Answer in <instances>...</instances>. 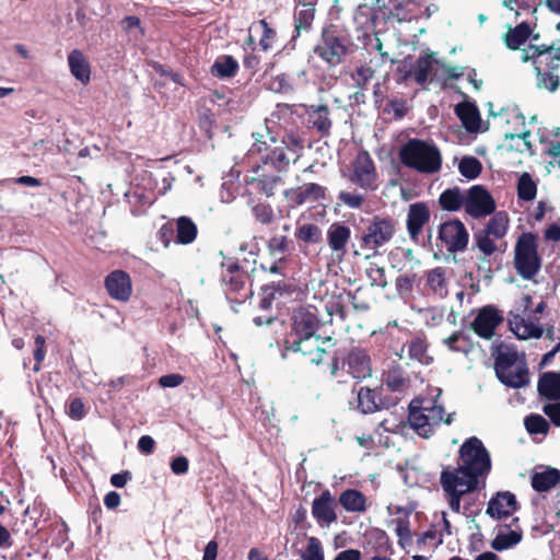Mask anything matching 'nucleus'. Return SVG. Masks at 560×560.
<instances>
[{"label":"nucleus","mask_w":560,"mask_h":560,"mask_svg":"<svg viewBox=\"0 0 560 560\" xmlns=\"http://www.w3.org/2000/svg\"><path fill=\"white\" fill-rule=\"evenodd\" d=\"M490 471V454L481 440L476 436L467 439L459 448L457 467L448 466L441 471L440 483L450 509L459 513L462 501L486 487Z\"/></svg>","instance_id":"obj_1"},{"label":"nucleus","mask_w":560,"mask_h":560,"mask_svg":"<svg viewBox=\"0 0 560 560\" xmlns=\"http://www.w3.org/2000/svg\"><path fill=\"white\" fill-rule=\"evenodd\" d=\"M320 328L322 323L315 307L294 308L290 317V330L283 340L284 350H301L303 347L327 350L335 347V338L319 332Z\"/></svg>","instance_id":"obj_2"},{"label":"nucleus","mask_w":560,"mask_h":560,"mask_svg":"<svg viewBox=\"0 0 560 560\" xmlns=\"http://www.w3.org/2000/svg\"><path fill=\"white\" fill-rule=\"evenodd\" d=\"M522 62L530 61L536 74V86L550 93L560 86V46L528 45L522 50Z\"/></svg>","instance_id":"obj_3"},{"label":"nucleus","mask_w":560,"mask_h":560,"mask_svg":"<svg viewBox=\"0 0 560 560\" xmlns=\"http://www.w3.org/2000/svg\"><path fill=\"white\" fill-rule=\"evenodd\" d=\"M441 393L440 388H434L432 398H416L410 402L408 421L422 438H429L441 422L450 424L453 421L452 413L444 418V407L438 402Z\"/></svg>","instance_id":"obj_4"},{"label":"nucleus","mask_w":560,"mask_h":560,"mask_svg":"<svg viewBox=\"0 0 560 560\" xmlns=\"http://www.w3.org/2000/svg\"><path fill=\"white\" fill-rule=\"evenodd\" d=\"M397 221L389 215H374L359 237V249L354 256L369 260L380 256V248L388 244L396 233Z\"/></svg>","instance_id":"obj_5"},{"label":"nucleus","mask_w":560,"mask_h":560,"mask_svg":"<svg viewBox=\"0 0 560 560\" xmlns=\"http://www.w3.org/2000/svg\"><path fill=\"white\" fill-rule=\"evenodd\" d=\"M351 38L337 25L329 24L322 28L318 43L313 48V54L318 57L328 69H332L345 62L351 54Z\"/></svg>","instance_id":"obj_6"},{"label":"nucleus","mask_w":560,"mask_h":560,"mask_svg":"<svg viewBox=\"0 0 560 560\" xmlns=\"http://www.w3.org/2000/svg\"><path fill=\"white\" fill-rule=\"evenodd\" d=\"M400 162L420 173L433 174L442 166V156L439 149L420 139L408 140L399 150Z\"/></svg>","instance_id":"obj_7"},{"label":"nucleus","mask_w":560,"mask_h":560,"mask_svg":"<svg viewBox=\"0 0 560 560\" xmlns=\"http://www.w3.org/2000/svg\"><path fill=\"white\" fill-rule=\"evenodd\" d=\"M513 265L524 280H532L541 269L542 259L538 253V237L533 232H523L515 242Z\"/></svg>","instance_id":"obj_8"},{"label":"nucleus","mask_w":560,"mask_h":560,"mask_svg":"<svg viewBox=\"0 0 560 560\" xmlns=\"http://www.w3.org/2000/svg\"><path fill=\"white\" fill-rule=\"evenodd\" d=\"M494 370L500 382L509 387L521 388L529 383L524 352H497Z\"/></svg>","instance_id":"obj_9"},{"label":"nucleus","mask_w":560,"mask_h":560,"mask_svg":"<svg viewBox=\"0 0 560 560\" xmlns=\"http://www.w3.org/2000/svg\"><path fill=\"white\" fill-rule=\"evenodd\" d=\"M220 282L226 295L235 294L234 300L247 298L249 272L237 258L223 256L220 262Z\"/></svg>","instance_id":"obj_10"},{"label":"nucleus","mask_w":560,"mask_h":560,"mask_svg":"<svg viewBox=\"0 0 560 560\" xmlns=\"http://www.w3.org/2000/svg\"><path fill=\"white\" fill-rule=\"evenodd\" d=\"M438 240L448 253H462L467 249L469 233L459 219H450L439 225Z\"/></svg>","instance_id":"obj_11"},{"label":"nucleus","mask_w":560,"mask_h":560,"mask_svg":"<svg viewBox=\"0 0 560 560\" xmlns=\"http://www.w3.org/2000/svg\"><path fill=\"white\" fill-rule=\"evenodd\" d=\"M270 144L267 141H258L254 143L249 150V155L259 153L264 165H271L276 171L285 172L290 165L291 159L288 155V148L281 145L279 141L270 137Z\"/></svg>","instance_id":"obj_12"},{"label":"nucleus","mask_w":560,"mask_h":560,"mask_svg":"<svg viewBox=\"0 0 560 560\" xmlns=\"http://www.w3.org/2000/svg\"><path fill=\"white\" fill-rule=\"evenodd\" d=\"M497 208L492 195L481 185H474L465 192V212L472 219L494 213Z\"/></svg>","instance_id":"obj_13"},{"label":"nucleus","mask_w":560,"mask_h":560,"mask_svg":"<svg viewBox=\"0 0 560 560\" xmlns=\"http://www.w3.org/2000/svg\"><path fill=\"white\" fill-rule=\"evenodd\" d=\"M376 178L375 164L370 153L365 150L360 151L352 163V172L348 176L349 182L365 190H374Z\"/></svg>","instance_id":"obj_14"},{"label":"nucleus","mask_w":560,"mask_h":560,"mask_svg":"<svg viewBox=\"0 0 560 560\" xmlns=\"http://www.w3.org/2000/svg\"><path fill=\"white\" fill-rule=\"evenodd\" d=\"M351 229L345 221L332 222L326 231V243L331 256L338 262L345 260L351 241Z\"/></svg>","instance_id":"obj_15"},{"label":"nucleus","mask_w":560,"mask_h":560,"mask_svg":"<svg viewBox=\"0 0 560 560\" xmlns=\"http://www.w3.org/2000/svg\"><path fill=\"white\" fill-rule=\"evenodd\" d=\"M431 211L427 202L417 201L410 203L406 218V230L409 238L418 244L424 226L430 222Z\"/></svg>","instance_id":"obj_16"},{"label":"nucleus","mask_w":560,"mask_h":560,"mask_svg":"<svg viewBox=\"0 0 560 560\" xmlns=\"http://www.w3.org/2000/svg\"><path fill=\"white\" fill-rule=\"evenodd\" d=\"M107 294L115 301L127 302L132 294V282L129 273L121 269L110 271L104 280Z\"/></svg>","instance_id":"obj_17"},{"label":"nucleus","mask_w":560,"mask_h":560,"mask_svg":"<svg viewBox=\"0 0 560 560\" xmlns=\"http://www.w3.org/2000/svg\"><path fill=\"white\" fill-rule=\"evenodd\" d=\"M503 316L493 305H487L479 310L474 322L472 330L481 338L490 339L495 328L503 323Z\"/></svg>","instance_id":"obj_18"},{"label":"nucleus","mask_w":560,"mask_h":560,"mask_svg":"<svg viewBox=\"0 0 560 560\" xmlns=\"http://www.w3.org/2000/svg\"><path fill=\"white\" fill-rule=\"evenodd\" d=\"M306 126L316 130L320 137H329L332 127L330 109L327 105H304Z\"/></svg>","instance_id":"obj_19"},{"label":"nucleus","mask_w":560,"mask_h":560,"mask_svg":"<svg viewBox=\"0 0 560 560\" xmlns=\"http://www.w3.org/2000/svg\"><path fill=\"white\" fill-rule=\"evenodd\" d=\"M517 506L516 497L510 491H502L489 500L486 513L491 518L501 520L511 516Z\"/></svg>","instance_id":"obj_20"},{"label":"nucleus","mask_w":560,"mask_h":560,"mask_svg":"<svg viewBox=\"0 0 560 560\" xmlns=\"http://www.w3.org/2000/svg\"><path fill=\"white\" fill-rule=\"evenodd\" d=\"M377 9L375 10L372 20L383 18L386 21H396L398 23L410 21L412 13L408 10L409 2L400 0H389L386 5L383 0H376Z\"/></svg>","instance_id":"obj_21"},{"label":"nucleus","mask_w":560,"mask_h":560,"mask_svg":"<svg viewBox=\"0 0 560 560\" xmlns=\"http://www.w3.org/2000/svg\"><path fill=\"white\" fill-rule=\"evenodd\" d=\"M341 368L354 378H365L371 375V361L366 352H341Z\"/></svg>","instance_id":"obj_22"},{"label":"nucleus","mask_w":560,"mask_h":560,"mask_svg":"<svg viewBox=\"0 0 560 560\" xmlns=\"http://www.w3.org/2000/svg\"><path fill=\"white\" fill-rule=\"evenodd\" d=\"M336 502L331 493L326 490L312 503V515L320 525H329L337 521L335 512Z\"/></svg>","instance_id":"obj_23"},{"label":"nucleus","mask_w":560,"mask_h":560,"mask_svg":"<svg viewBox=\"0 0 560 560\" xmlns=\"http://www.w3.org/2000/svg\"><path fill=\"white\" fill-rule=\"evenodd\" d=\"M511 330L518 339L540 338L544 334V328L539 324L530 318H525L522 315H512L509 319Z\"/></svg>","instance_id":"obj_24"},{"label":"nucleus","mask_w":560,"mask_h":560,"mask_svg":"<svg viewBox=\"0 0 560 560\" xmlns=\"http://www.w3.org/2000/svg\"><path fill=\"white\" fill-rule=\"evenodd\" d=\"M282 182L280 175H268L260 174L257 177H252L246 180V185L248 187V191L252 195L253 192L262 194L266 197H271L275 195V190L277 186Z\"/></svg>","instance_id":"obj_25"},{"label":"nucleus","mask_w":560,"mask_h":560,"mask_svg":"<svg viewBox=\"0 0 560 560\" xmlns=\"http://www.w3.org/2000/svg\"><path fill=\"white\" fill-rule=\"evenodd\" d=\"M315 5L310 3L296 5L293 14L294 20V35L293 39L299 37L303 32H310L315 19Z\"/></svg>","instance_id":"obj_26"},{"label":"nucleus","mask_w":560,"mask_h":560,"mask_svg":"<svg viewBox=\"0 0 560 560\" xmlns=\"http://www.w3.org/2000/svg\"><path fill=\"white\" fill-rule=\"evenodd\" d=\"M260 32V38L258 40V46L262 51H269L273 48L275 44L278 40L277 30L267 22L266 19H260L258 21H254L249 27L248 32Z\"/></svg>","instance_id":"obj_27"},{"label":"nucleus","mask_w":560,"mask_h":560,"mask_svg":"<svg viewBox=\"0 0 560 560\" xmlns=\"http://www.w3.org/2000/svg\"><path fill=\"white\" fill-rule=\"evenodd\" d=\"M522 539V530L518 527L499 526L491 547L497 551H503L517 545Z\"/></svg>","instance_id":"obj_28"},{"label":"nucleus","mask_w":560,"mask_h":560,"mask_svg":"<svg viewBox=\"0 0 560 560\" xmlns=\"http://www.w3.org/2000/svg\"><path fill=\"white\" fill-rule=\"evenodd\" d=\"M68 63L71 74L83 84H88L91 79L90 65L79 49H73L68 56Z\"/></svg>","instance_id":"obj_29"},{"label":"nucleus","mask_w":560,"mask_h":560,"mask_svg":"<svg viewBox=\"0 0 560 560\" xmlns=\"http://www.w3.org/2000/svg\"><path fill=\"white\" fill-rule=\"evenodd\" d=\"M455 114L466 130L477 131L480 125V113L478 107L469 102H462L455 106Z\"/></svg>","instance_id":"obj_30"},{"label":"nucleus","mask_w":560,"mask_h":560,"mask_svg":"<svg viewBox=\"0 0 560 560\" xmlns=\"http://www.w3.org/2000/svg\"><path fill=\"white\" fill-rule=\"evenodd\" d=\"M248 206L255 222L265 226H270L277 222V214L272 206L266 200L249 198Z\"/></svg>","instance_id":"obj_31"},{"label":"nucleus","mask_w":560,"mask_h":560,"mask_svg":"<svg viewBox=\"0 0 560 560\" xmlns=\"http://www.w3.org/2000/svg\"><path fill=\"white\" fill-rule=\"evenodd\" d=\"M175 242L180 245H189L195 242L198 235L197 224L186 215L175 220Z\"/></svg>","instance_id":"obj_32"},{"label":"nucleus","mask_w":560,"mask_h":560,"mask_svg":"<svg viewBox=\"0 0 560 560\" xmlns=\"http://www.w3.org/2000/svg\"><path fill=\"white\" fill-rule=\"evenodd\" d=\"M495 241L497 238H493V236L489 235L482 230L474 233V248H478V250L482 254V261H485L487 257H490L495 252H505L506 243L504 242L498 245Z\"/></svg>","instance_id":"obj_33"},{"label":"nucleus","mask_w":560,"mask_h":560,"mask_svg":"<svg viewBox=\"0 0 560 560\" xmlns=\"http://www.w3.org/2000/svg\"><path fill=\"white\" fill-rule=\"evenodd\" d=\"M532 35V27L527 22H522L515 27H509L503 36L505 46L511 50H517Z\"/></svg>","instance_id":"obj_34"},{"label":"nucleus","mask_w":560,"mask_h":560,"mask_svg":"<svg viewBox=\"0 0 560 560\" xmlns=\"http://www.w3.org/2000/svg\"><path fill=\"white\" fill-rule=\"evenodd\" d=\"M130 211L132 215L139 217L145 213L148 208L153 203V194L145 191V189L137 187L132 191L126 194Z\"/></svg>","instance_id":"obj_35"},{"label":"nucleus","mask_w":560,"mask_h":560,"mask_svg":"<svg viewBox=\"0 0 560 560\" xmlns=\"http://www.w3.org/2000/svg\"><path fill=\"white\" fill-rule=\"evenodd\" d=\"M240 69L238 61L231 55H222L211 66V73L219 79L234 78Z\"/></svg>","instance_id":"obj_36"},{"label":"nucleus","mask_w":560,"mask_h":560,"mask_svg":"<svg viewBox=\"0 0 560 560\" xmlns=\"http://www.w3.org/2000/svg\"><path fill=\"white\" fill-rule=\"evenodd\" d=\"M439 205L442 210L457 212L465 209V194L458 188H447L439 196Z\"/></svg>","instance_id":"obj_37"},{"label":"nucleus","mask_w":560,"mask_h":560,"mask_svg":"<svg viewBox=\"0 0 560 560\" xmlns=\"http://www.w3.org/2000/svg\"><path fill=\"white\" fill-rule=\"evenodd\" d=\"M492 214L491 219L481 230L493 236V238L502 240L508 234L510 228L509 214L505 211H494Z\"/></svg>","instance_id":"obj_38"},{"label":"nucleus","mask_w":560,"mask_h":560,"mask_svg":"<svg viewBox=\"0 0 560 560\" xmlns=\"http://www.w3.org/2000/svg\"><path fill=\"white\" fill-rule=\"evenodd\" d=\"M354 390L357 392V410L366 415L381 408L382 402L377 399L375 390L362 386Z\"/></svg>","instance_id":"obj_39"},{"label":"nucleus","mask_w":560,"mask_h":560,"mask_svg":"<svg viewBox=\"0 0 560 560\" xmlns=\"http://www.w3.org/2000/svg\"><path fill=\"white\" fill-rule=\"evenodd\" d=\"M540 396L548 399H560V373L547 372L538 381Z\"/></svg>","instance_id":"obj_40"},{"label":"nucleus","mask_w":560,"mask_h":560,"mask_svg":"<svg viewBox=\"0 0 560 560\" xmlns=\"http://www.w3.org/2000/svg\"><path fill=\"white\" fill-rule=\"evenodd\" d=\"M294 236L299 244L315 245L322 242L323 232L316 223H298Z\"/></svg>","instance_id":"obj_41"},{"label":"nucleus","mask_w":560,"mask_h":560,"mask_svg":"<svg viewBox=\"0 0 560 560\" xmlns=\"http://www.w3.org/2000/svg\"><path fill=\"white\" fill-rule=\"evenodd\" d=\"M384 382L392 392L402 393L408 387L409 380L405 376L402 368L393 361L385 373Z\"/></svg>","instance_id":"obj_42"},{"label":"nucleus","mask_w":560,"mask_h":560,"mask_svg":"<svg viewBox=\"0 0 560 560\" xmlns=\"http://www.w3.org/2000/svg\"><path fill=\"white\" fill-rule=\"evenodd\" d=\"M559 481L560 471L556 468H547L532 476V487L538 492L550 490Z\"/></svg>","instance_id":"obj_43"},{"label":"nucleus","mask_w":560,"mask_h":560,"mask_svg":"<svg viewBox=\"0 0 560 560\" xmlns=\"http://www.w3.org/2000/svg\"><path fill=\"white\" fill-rule=\"evenodd\" d=\"M339 502L348 512L361 513L366 510L365 497L355 489L345 490L339 497Z\"/></svg>","instance_id":"obj_44"},{"label":"nucleus","mask_w":560,"mask_h":560,"mask_svg":"<svg viewBox=\"0 0 560 560\" xmlns=\"http://www.w3.org/2000/svg\"><path fill=\"white\" fill-rule=\"evenodd\" d=\"M434 63L440 65V60L434 59L432 54L420 56L417 59L413 67V78L418 84L423 85L428 82L430 75L432 74Z\"/></svg>","instance_id":"obj_45"},{"label":"nucleus","mask_w":560,"mask_h":560,"mask_svg":"<svg viewBox=\"0 0 560 560\" xmlns=\"http://www.w3.org/2000/svg\"><path fill=\"white\" fill-rule=\"evenodd\" d=\"M427 284L434 294L439 295L440 298L446 296L448 291L445 269L442 267H435L428 271Z\"/></svg>","instance_id":"obj_46"},{"label":"nucleus","mask_w":560,"mask_h":560,"mask_svg":"<svg viewBox=\"0 0 560 560\" xmlns=\"http://www.w3.org/2000/svg\"><path fill=\"white\" fill-rule=\"evenodd\" d=\"M398 360L405 361V364L410 369V373L419 374L418 366H427L433 362V358L427 352H395Z\"/></svg>","instance_id":"obj_47"},{"label":"nucleus","mask_w":560,"mask_h":560,"mask_svg":"<svg viewBox=\"0 0 560 560\" xmlns=\"http://www.w3.org/2000/svg\"><path fill=\"white\" fill-rule=\"evenodd\" d=\"M537 185L529 173H523L517 182L518 199L532 201L536 198Z\"/></svg>","instance_id":"obj_48"},{"label":"nucleus","mask_w":560,"mask_h":560,"mask_svg":"<svg viewBox=\"0 0 560 560\" xmlns=\"http://www.w3.org/2000/svg\"><path fill=\"white\" fill-rule=\"evenodd\" d=\"M375 71L369 66L358 67L352 73L351 79L354 82V85L360 90L355 93V98L359 95H363V91L366 89L369 82L374 77Z\"/></svg>","instance_id":"obj_49"},{"label":"nucleus","mask_w":560,"mask_h":560,"mask_svg":"<svg viewBox=\"0 0 560 560\" xmlns=\"http://www.w3.org/2000/svg\"><path fill=\"white\" fill-rule=\"evenodd\" d=\"M302 560H325L322 541L317 537H307V546L301 551Z\"/></svg>","instance_id":"obj_50"},{"label":"nucleus","mask_w":560,"mask_h":560,"mask_svg":"<svg viewBox=\"0 0 560 560\" xmlns=\"http://www.w3.org/2000/svg\"><path fill=\"white\" fill-rule=\"evenodd\" d=\"M458 170L467 179H475L480 175L482 165L475 156H464L459 162Z\"/></svg>","instance_id":"obj_51"},{"label":"nucleus","mask_w":560,"mask_h":560,"mask_svg":"<svg viewBox=\"0 0 560 560\" xmlns=\"http://www.w3.org/2000/svg\"><path fill=\"white\" fill-rule=\"evenodd\" d=\"M291 240L285 235H275L268 243L267 248L270 255H281L279 261L284 260V255L290 252Z\"/></svg>","instance_id":"obj_52"},{"label":"nucleus","mask_w":560,"mask_h":560,"mask_svg":"<svg viewBox=\"0 0 560 560\" xmlns=\"http://www.w3.org/2000/svg\"><path fill=\"white\" fill-rule=\"evenodd\" d=\"M305 202H316L327 199V188L317 183H305L302 186Z\"/></svg>","instance_id":"obj_53"},{"label":"nucleus","mask_w":560,"mask_h":560,"mask_svg":"<svg viewBox=\"0 0 560 560\" xmlns=\"http://www.w3.org/2000/svg\"><path fill=\"white\" fill-rule=\"evenodd\" d=\"M336 354L337 352H316V355L311 361L316 365L326 362L330 374L336 375L340 364V358Z\"/></svg>","instance_id":"obj_54"},{"label":"nucleus","mask_w":560,"mask_h":560,"mask_svg":"<svg viewBox=\"0 0 560 560\" xmlns=\"http://www.w3.org/2000/svg\"><path fill=\"white\" fill-rule=\"evenodd\" d=\"M525 428L530 434H545L549 430V423L540 415H530L525 418Z\"/></svg>","instance_id":"obj_55"},{"label":"nucleus","mask_w":560,"mask_h":560,"mask_svg":"<svg viewBox=\"0 0 560 560\" xmlns=\"http://www.w3.org/2000/svg\"><path fill=\"white\" fill-rule=\"evenodd\" d=\"M366 276L370 279L371 285L386 288L388 282L386 279L385 268L375 262H371L366 268Z\"/></svg>","instance_id":"obj_56"},{"label":"nucleus","mask_w":560,"mask_h":560,"mask_svg":"<svg viewBox=\"0 0 560 560\" xmlns=\"http://www.w3.org/2000/svg\"><path fill=\"white\" fill-rule=\"evenodd\" d=\"M337 198L339 200L338 205L347 206L350 209H360L365 201V197L357 191L341 190Z\"/></svg>","instance_id":"obj_57"},{"label":"nucleus","mask_w":560,"mask_h":560,"mask_svg":"<svg viewBox=\"0 0 560 560\" xmlns=\"http://www.w3.org/2000/svg\"><path fill=\"white\" fill-rule=\"evenodd\" d=\"M502 4L514 11L516 15H520L521 11H527L534 13L536 11L535 0H502Z\"/></svg>","instance_id":"obj_58"},{"label":"nucleus","mask_w":560,"mask_h":560,"mask_svg":"<svg viewBox=\"0 0 560 560\" xmlns=\"http://www.w3.org/2000/svg\"><path fill=\"white\" fill-rule=\"evenodd\" d=\"M301 189L302 188L298 186L288 188L283 191V198L285 199L289 208L295 209L306 203L303 197V191Z\"/></svg>","instance_id":"obj_59"},{"label":"nucleus","mask_w":560,"mask_h":560,"mask_svg":"<svg viewBox=\"0 0 560 560\" xmlns=\"http://www.w3.org/2000/svg\"><path fill=\"white\" fill-rule=\"evenodd\" d=\"M545 154L550 158L548 166L552 170H560V141L550 140Z\"/></svg>","instance_id":"obj_60"},{"label":"nucleus","mask_w":560,"mask_h":560,"mask_svg":"<svg viewBox=\"0 0 560 560\" xmlns=\"http://www.w3.org/2000/svg\"><path fill=\"white\" fill-rule=\"evenodd\" d=\"M303 139L294 133H289L279 142L281 145H285L288 148V152L293 153L295 156L293 162L299 158L298 150L303 149Z\"/></svg>","instance_id":"obj_61"},{"label":"nucleus","mask_w":560,"mask_h":560,"mask_svg":"<svg viewBox=\"0 0 560 560\" xmlns=\"http://www.w3.org/2000/svg\"><path fill=\"white\" fill-rule=\"evenodd\" d=\"M260 62V57L254 51V49L245 52L243 57V67L249 72L250 77L257 73Z\"/></svg>","instance_id":"obj_62"},{"label":"nucleus","mask_w":560,"mask_h":560,"mask_svg":"<svg viewBox=\"0 0 560 560\" xmlns=\"http://www.w3.org/2000/svg\"><path fill=\"white\" fill-rule=\"evenodd\" d=\"M264 288L268 290L270 293H273V296L276 299L281 298L283 295H290L294 291L292 285L287 284L283 281L272 282L270 284L265 285Z\"/></svg>","instance_id":"obj_63"},{"label":"nucleus","mask_w":560,"mask_h":560,"mask_svg":"<svg viewBox=\"0 0 560 560\" xmlns=\"http://www.w3.org/2000/svg\"><path fill=\"white\" fill-rule=\"evenodd\" d=\"M542 410L555 425L560 427V402L547 404Z\"/></svg>","instance_id":"obj_64"}]
</instances>
